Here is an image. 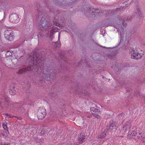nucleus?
I'll list each match as a JSON object with an SVG mask.
<instances>
[{
	"mask_svg": "<svg viewBox=\"0 0 145 145\" xmlns=\"http://www.w3.org/2000/svg\"><path fill=\"white\" fill-rule=\"evenodd\" d=\"M3 128L5 130H7L8 132V128L7 127L6 124L5 123H3Z\"/></svg>",
	"mask_w": 145,
	"mask_h": 145,
	"instance_id": "a211bd4d",
	"label": "nucleus"
},
{
	"mask_svg": "<svg viewBox=\"0 0 145 145\" xmlns=\"http://www.w3.org/2000/svg\"><path fill=\"white\" fill-rule=\"evenodd\" d=\"M137 10L138 11V12H137L138 14H141V12L140 11V10L139 9H138Z\"/></svg>",
	"mask_w": 145,
	"mask_h": 145,
	"instance_id": "bb28decb",
	"label": "nucleus"
},
{
	"mask_svg": "<svg viewBox=\"0 0 145 145\" xmlns=\"http://www.w3.org/2000/svg\"><path fill=\"white\" fill-rule=\"evenodd\" d=\"M117 29V30L118 32L119 31L120 32V35L121 36H122L123 35V29L122 28V27L120 26V25H118V26H116V27H115Z\"/></svg>",
	"mask_w": 145,
	"mask_h": 145,
	"instance_id": "ddd939ff",
	"label": "nucleus"
},
{
	"mask_svg": "<svg viewBox=\"0 0 145 145\" xmlns=\"http://www.w3.org/2000/svg\"><path fill=\"white\" fill-rule=\"evenodd\" d=\"M130 123L129 122H126L124 125L122 130V132H125L130 128Z\"/></svg>",
	"mask_w": 145,
	"mask_h": 145,
	"instance_id": "1a4fd4ad",
	"label": "nucleus"
},
{
	"mask_svg": "<svg viewBox=\"0 0 145 145\" xmlns=\"http://www.w3.org/2000/svg\"><path fill=\"white\" fill-rule=\"evenodd\" d=\"M44 74V76H43V78H44V79L50 81V78L51 77L49 74V72L48 71H46V72H45Z\"/></svg>",
	"mask_w": 145,
	"mask_h": 145,
	"instance_id": "4468645a",
	"label": "nucleus"
},
{
	"mask_svg": "<svg viewBox=\"0 0 145 145\" xmlns=\"http://www.w3.org/2000/svg\"><path fill=\"white\" fill-rule=\"evenodd\" d=\"M55 44L56 47H59L61 46V44L59 42H55Z\"/></svg>",
	"mask_w": 145,
	"mask_h": 145,
	"instance_id": "4be33fe9",
	"label": "nucleus"
},
{
	"mask_svg": "<svg viewBox=\"0 0 145 145\" xmlns=\"http://www.w3.org/2000/svg\"><path fill=\"white\" fill-rule=\"evenodd\" d=\"M58 34H59V36H59L60 35V34H59V33H58Z\"/></svg>",
	"mask_w": 145,
	"mask_h": 145,
	"instance_id": "c756f323",
	"label": "nucleus"
},
{
	"mask_svg": "<svg viewBox=\"0 0 145 145\" xmlns=\"http://www.w3.org/2000/svg\"><path fill=\"white\" fill-rule=\"evenodd\" d=\"M12 90H11L10 91V94H11V95H13V94H15V93H16V92L15 91H14V92L13 93H12Z\"/></svg>",
	"mask_w": 145,
	"mask_h": 145,
	"instance_id": "b1692460",
	"label": "nucleus"
},
{
	"mask_svg": "<svg viewBox=\"0 0 145 145\" xmlns=\"http://www.w3.org/2000/svg\"><path fill=\"white\" fill-rule=\"evenodd\" d=\"M5 38L7 40H8L9 41H12L13 40V37H5Z\"/></svg>",
	"mask_w": 145,
	"mask_h": 145,
	"instance_id": "6ab92c4d",
	"label": "nucleus"
},
{
	"mask_svg": "<svg viewBox=\"0 0 145 145\" xmlns=\"http://www.w3.org/2000/svg\"><path fill=\"white\" fill-rule=\"evenodd\" d=\"M52 29L50 31V36H52L54 35V34L57 31L58 29L57 27H54V26H53L52 27Z\"/></svg>",
	"mask_w": 145,
	"mask_h": 145,
	"instance_id": "f8f14e48",
	"label": "nucleus"
},
{
	"mask_svg": "<svg viewBox=\"0 0 145 145\" xmlns=\"http://www.w3.org/2000/svg\"><path fill=\"white\" fill-rule=\"evenodd\" d=\"M91 9L92 10V12H91L92 13H93L94 12L93 10L95 11L97 10V12H96V13L95 14H96V13H98V14H99V13H100V11H99V12H98V11L99 10H98L97 9H93V8H92V7H91ZM91 9V8H90V9Z\"/></svg>",
	"mask_w": 145,
	"mask_h": 145,
	"instance_id": "412c9836",
	"label": "nucleus"
},
{
	"mask_svg": "<svg viewBox=\"0 0 145 145\" xmlns=\"http://www.w3.org/2000/svg\"><path fill=\"white\" fill-rule=\"evenodd\" d=\"M39 59L38 57H37L36 54L33 55V60L31 61L33 62V66L24 69H21L19 71V73H21L23 72L26 71H33V69L35 70L37 69L38 71H39L41 68L42 64Z\"/></svg>",
	"mask_w": 145,
	"mask_h": 145,
	"instance_id": "f257e3e1",
	"label": "nucleus"
},
{
	"mask_svg": "<svg viewBox=\"0 0 145 145\" xmlns=\"http://www.w3.org/2000/svg\"><path fill=\"white\" fill-rule=\"evenodd\" d=\"M0 145H10V144L7 142H1L0 143Z\"/></svg>",
	"mask_w": 145,
	"mask_h": 145,
	"instance_id": "5701e85b",
	"label": "nucleus"
},
{
	"mask_svg": "<svg viewBox=\"0 0 145 145\" xmlns=\"http://www.w3.org/2000/svg\"><path fill=\"white\" fill-rule=\"evenodd\" d=\"M85 137V133H81L79 135L78 138V140L79 143H82L83 142L84 139Z\"/></svg>",
	"mask_w": 145,
	"mask_h": 145,
	"instance_id": "6e6552de",
	"label": "nucleus"
},
{
	"mask_svg": "<svg viewBox=\"0 0 145 145\" xmlns=\"http://www.w3.org/2000/svg\"><path fill=\"white\" fill-rule=\"evenodd\" d=\"M60 39V37H58V40H59Z\"/></svg>",
	"mask_w": 145,
	"mask_h": 145,
	"instance_id": "c85d7f7f",
	"label": "nucleus"
},
{
	"mask_svg": "<svg viewBox=\"0 0 145 145\" xmlns=\"http://www.w3.org/2000/svg\"><path fill=\"white\" fill-rule=\"evenodd\" d=\"M143 134V132L139 131V136H140V137L142 138V142H145V136H143L142 135Z\"/></svg>",
	"mask_w": 145,
	"mask_h": 145,
	"instance_id": "dca6fc26",
	"label": "nucleus"
},
{
	"mask_svg": "<svg viewBox=\"0 0 145 145\" xmlns=\"http://www.w3.org/2000/svg\"><path fill=\"white\" fill-rule=\"evenodd\" d=\"M10 21L13 23H17L19 22L20 18L17 14L14 13L11 14L9 17Z\"/></svg>",
	"mask_w": 145,
	"mask_h": 145,
	"instance_id": "20e7f679",
	"label": "nucleus"
},
{
	"mask_svg": "<svg viewBox=\"0 0 145 145\" xmlns=\"http://www.w3.org/2000/svg\"><path fill=\"white\" fill-rule=\"evenodd\" d=\"M108 131V130L106 129L105 132H107ZM106 134L105 133V132H103L100 134L98 136V137L100 138H104L105 136H106Z\"/></svg>",
	"mask_w": 145,
	"mask_h": 145,
	"instance_id": "2eb2a0df",
	"label": "nucleus"
},
{
	"mask_svg": "<svg viewBox=\"0 0 145 145\" xmlns=\"http://www.w3.org/2000/svg\"><path fill=\"white\" fill-rule=\"evenodd\" d=\"M121 37V38L120 43H121L122 41H123V39H124V37Z\"/></svg>",
	"mask_w": 145,
	"mask_h": 145,
	"instance_id": "a878e982",
	"label": "nucleus"
},
{
	"mask_svg": "<svg viewBox=\"0 0 145 145\" xmlns=\"http://www.w3.org/2000/svg\"><path fill=\"white\" fill-rule=\"evenodd\" d=\"M123 23H124V22H123V26H125L124 25Z\"/></svg>",
	"mask_w": 145,
	"mask_h": 145,
	"instance_id": "7c9ffc66",
	"label": "nucleus"
},
{
	"mask_svg": "<svg viewBox=\"0 0 145 145\" xmlns=\"http://www.w3.org/2000/svg\"><path fill=\"white\" fill-rule=\"evenodd\" d=\"M130 54H131V57L132 59H138L140 58L142 56L143 54L139 53L136 49H131L130 50Z\"/></svg>",
	"mask_w": 145,
	"mask_h": 145,
	"instance_id": "f03ea898",
	"label": "nucleus"
},
{
	"mask_svg": "<svg viewBox=\"0 0 145 145\" xmlns=\"http://www.w3.org/2000/svg\"><path fill=\"white\" fill-rule=\"evenodd\" d=\"M5 133H4V132H3V134H2V135L3 136H5V137H6V135H5Z\"/></svg>",
	"mask_w": 145,
	"mask_h": 145,
	"instance_id": "cd10ccee",
	"label": "nucleus"
},
{
	"mask_svg": "<svg viewBox=\"0 0 145 145\" xmlns=\"http://www.w3.org/2000/svg\"><path fill=\"white\" fill-rule=\"evenodd\" d=\"M130 123L129 122H126L124 125L122 130V132H125L130 128Z\"/></svg>",
	"mask_w": 145,
	"mask_h": 145,
	"instance_id": "9d476101",
	"label": "nucleus"
},
{
	"mask_svg": "<svg viewBox=\"0 0 145 145\" xmlns=\"http://www.w3.org/2000/svg\"><path fill=\"white\" fill-rule=\"evenodd\" d=\"M139 132L136 133L135 132L133 131H130L128 132V136L129 138H134L135 137L136 135H137V137L140 138V136H139Z\"/></svg>",
	"mask_w": 145,
	"mask_h": 145,
	"instance_id": "0eeeda50",
	"label": "nucleus"
},
{
	"mask_svg": "<svg viewBox=\"0 0 145 145\" xmlns=\"http://www.w3.org/2000/svg\"><path fill=\"white\" fill-rule=\"evenodd\" d=\"M46 112L45 109L43 108H40L38 110L37 116L39 119H42L46 116Z\"/></svg>",
	"mask_w": 145,
	"mask_h": 145,
	"instance_id": "7ed1b4c3",
	"label": "nucleus"
},
{
	"mask_svg": "<svg viewBox=\"0 0 145 145\" xmlns=\"http://www.w3.org/2000/svg\"><path fill=\"white\" fill-rule=\"evenodd\" d=\"M7 54H9V55L10 56H11L12 55V54L11 53V52L10 51H8L7 52Z\"/></svg>",
	"mask_w": 145,
	"mask_h": 145,
	"instance_id": "393cba45",
	"label": "nucleus"
},
{
	"mask_svg": "<svg viewBox=\"0 0 145 145\" xmlns=\"http://www.w3.org/2000/svg\"><path fill=\"white\" fill-rule=\"evenodd\" d=\"M116 128V127L114 126V124H111L110 126L109 129H110L112 130Z\"/></svg>",
	"mask_w": 145,
	"mask_h": 145,
	"instance_id": "f3484780",
	"label": "nucleus"
},
{
	"mask_svg": "<svg viewBox=\"0 0 145 145\" xmlns=\"http://www.w3.org/2000/svg\"><path fill=\"white\" fill-rule=\"evenodd\" d=\"M90 111L91 113L94 114V116L97 118H99L100 116L98 114H97V112L99 111V110L97 108H95L93 107H91L90 108Z\"/></svg>",
	"mask_w": 145,
	"mask_h": 145,
	"instance_id": "423d86ee",
	"label": "nucleus"
},
{
	"mask_svg": "<svg viewBox=\"0 0 145 145\" xmlns=\"http://www.w3.org/2000/svg\"><path fill=\"white\" fill-rule=\"evenodd\" d=\"M43 14H41L40 17H42L41 20L39 23V26L40 28H44L45 27L48 26L47 22L45 19L43 17Z\"/></svg>",
	"mask_w": 145,
	"mask_h": 145,
	"instance_id": "39448f33",
	"label": "nucleus"
},
{
	"mask_svg": "<svg viewBox=\"0 0 145 145\" xmlns=\"http://www.w3.org/2000/svg\"><path fill=\"white\" fill-rule=\"evenodd\" d=\"M4 35L5 36H12L14 35L13 32L11 30H7L5 31Z\"/></svg>",
	"mask_w": 145,
	"mask_h": 145,
	"instance_id": "9b49d317",
	"label": "nucleus"
},
{
	"mask_svg": "<svg viewBox=\"0 0 145 145\" xmlns=\"http://www.w3.org/2000/svg\"><path fill=\"white\" fill-rule=\"evenodd\" d=\"M6 100L7 101V102L8 101H7V99H6Z\"/></svg>",
	"mask_w": 145,
	"mask_h": 145,
	"instance_id": "473e14b6",
	"label": "nucleus"
},
{
	"mask_svg": "<svg viewBox=\"0 0 145 145\" xmlns=\"http://www.w3.org/2000/svg\"><path fill=\"white\" fill-rule=\"evenodd\" d=\"M54 25H56L57 26H58L59 27H61V24H59L56 21H54Z\"/></svg>",
	"mask_w": 145,
	"mask_h": 145,
	"instance_id": "aec40b11",
	"label": "nucleus"
},
{
	"mask_svg": "<svg viewBox=\"0 0 145 145\" xmlns=\"http://www.w3.org/2000/svg\"><path fill=\"white\" fill-rule=\"evenodd\" d=\"M9 117H12V116H9Z\"/></svg>",
	"mask_w": 145,
	"mask_h": 145,
	"instance_id": "2f4dec72",
	"label": "nucleus"
}]
</instances>
